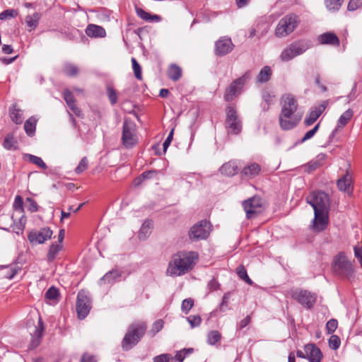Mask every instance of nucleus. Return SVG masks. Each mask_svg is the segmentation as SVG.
<instances>
[{
  "label": "nucleus",
  "mask_w": 362,
  "mask_h": 362,
  "mask_svg": "<svg viewBox=\"0 0 362 362\" xmlns=\"http://www.w3.org/2000/svg\"><path fill=\"white\" fill-rule=\"evenodd\" d=\"M281 107L279 116V126L283 130H291L300 122L303 114L298 110V103L291 93L282 95L280 100Z\"/></svg>",
  "instance_id": "nucleus-1"
},
{
  "label": "nucleus",
  "mask_w": 362,
  "mask_h": 362,
  "mask_svg": "<svg viewBox=\"0 0 362 362\" xmlns=\"http://www.w3.org/2000/svg\"><path fill=\"white\" fill-rule=\"evenodd\" d=\"M198 259L197 252H178L172 257V259L168 264L167 274L172 276L184 275L193 269Z\"/></svg>",
  "instance_id": "nucleus-2"
},
{
  "label": "nucleus",
  "mask_w": 362,
  "mask_h": 362,
  "mask_svg": "<svg viewBox=\"0 0 362 362\" xmlns=\"http://www.w3.org/2000/svg\"><path fill=\"white\" fill-rule=\"evenodd\" d=\"M147 325L144 321H136L130 324L122 340V348L129 351L135 346L145 335Z\"/></svg>",
  "instance_id": "nucleus-3"
},
{
  "label": "nucleus",
  "mask_w": 362,
  "mask_h": 362,
  "mask_svg": "<svg viewBox=\"0 0 362 362\" xmlns=\"http://www.w3.org/2000/svg\"><path fill=\"white\" fill-rule=\"evenodd\" d=\"M333 272L341 278L351 279L354 274L352 263L343 252L335 256L332 263Z\"/></svg>",
  "instance_id": "nucleus-4"
},
{
  "label": "nucleus",
  "mask_w": 362,
  "mask_h": 362,
  "mask_svg": "<svg viewBox=\"0 0 362 362\" xmlns=\"http://www.w3.org/2000/svg\"><path fill=\"white\" fill-rule=\"evenodd\" d=\"M300 21L298 16L294 13H289L284 16L278 23L275 35L278 37H284L292 33L297 28Z\"/></svg>",
  "instance_id": "nucleus-5"
},
{
  "label": "nucleus",
  "mask_w": 362,
  "mask_h": 362,
  "mask_svg": "<svg viewBox=\"0 0 362 362\" xmlns=\"http://www.w3.org/2000/svg\"><path fill=\"white\" fill-rule=\"evenodd\" d=\"M211 231V225L206 220H202L194 224L188 231L189 239L192 242L206 240Z\"/></svg>",
  "instance_id": "nucleus-6"
},
{
  "label": "nucleus",
  "mask_w": 362,
  "mask_h": 362,
  "mask_svg": "<svg viewBox=\"0 0 362 362\" xmlns=\"http://www.w3.org/2000/svg\"><path fill=\"white\" fill-rule=\"evenodd\" d=\"M310 47V45L308 41H295L281 52L280 59L283 62H288L304 53Z\"/></svg>",
  "instance_id": "nucleus-7"
},
{
  "label": "nucleus",
  "mask_w": 362,
  "mask_h": 362,
  "mask_svg": "<svg viewBox=\"0 0 362 362\" xmlns=\"http://www.w3.org/2000/svg\"><path fill=\"white\" fill-rule=\"evenodd\" d=\"M252 78V71L248 70L243 75L233 81L226 89L224 98L226 101H231L239 95L244 86Z\"/></svg>",
  "instance_id": "nucleus-8"
},
{
  "label": "nucleus",
  "mask_w": 362,
  "mask_h": 362,
  "mask_svg": "<svg viewBox=\"0 0 362 362\" xmlns=\"http://www.w3.org/2000/svg\"><path fill=\"white\" fill-rule=\"evenodd\" d=\"M243 207L247 219H253L261 214L264 209V202L261 197L254 196L243 202Z\"/></svg>",
  "instance_id": "nucleus-9"
},
{
  "label": "nucleus",
  "mask_w": 362,
  "mask_h": 362,
  "mask_svg": "<svg viewBox=\"0 0 362 362\" xmlns=\"http://www.w3.org/2000/svg\"><path fill=\"white\" fill-rule=\"evenodd\" d=\"M306 202L314 209V212L328 211L329 208V197L323 192H314L307 197Z\"/></svg>",
  "instance_id": "nucleus-10"
},
{
  "label": "nucleus",
  "mask_w": 362,
  "mask_h": 362,
  "mask_svg": "<svg viewBox=\"0 0 362 362\" xmlns=\"http://www.w3.org/2000/svg\"><path fill=\"white\" fill-rule=\"evenodd\" d=\"M291 298L306 309H311L317 301V296L307 290L296 289L291 293Z\"/></svg>",
  "instance_id": "nucleus-11"
},
{
  "label": "nucleus",
  "mask_w": 362,
  "mask_h": 362,
  "mask_svg": "<svg viewBox=\"0 0 362 362\" xmlns=\"http://www.w3.org/2000/svg\"><path fill=\"white\" fill-rule=\"evenodd\" d=\"M226 127L228 133L238 135L242 131V122L238 119L236 110L231 106L226 109Z\"/></svg>",
  "instance_id": "nucleus-12"
},
{
  "label": "nucleus",
  "mask_w": 362,
  "mask_h": 362,
  "mask_svg": "<svg viewBox=\"0 0 362 362\" xmlns=\"http://www.w3.org/2000/svg\"><path fill=\"white\" fill-rule=\"evenodd\" d=\"M135 131V126L132 122L127 120L124 122L122 141L125 148H131L137 144L138 139Z\"/></svg>",
  "instance_id": "nucleus-13"
},
{
  "label": "nucleus",
  "mask_w": 362,
  "mask_h": 362,
  "mask_svg": "<svg viewBox=\"0 0 362 362\" xmlns=\"http://www.w3.org/2000/svg\"><path fill=\"white\" fill-rule=\"evenodd\" d=\"M90 298L84 291H80L77 295L76 309L78 317L83 320L89 313L91 308Z\"/></svg>",
  "instance_id": "nucleus-14"
},
{
  "label": "nucleus",
  "mask_w": 362,
  "mask_h": 362,
  "mask_svg": "<svg viewBox=\"0 0 362 362\" xmlns=\"http://www.w3.org/2000/svg\"><path fill=\"white\" fill-rule=\"evenodd\" d=\"M52 234L53 232L49 227H44L39 230H31L28 235V239L33 245L42 244L46 240L50 239Z\"/></svg>",
  "instance_id": "nucleus-15"
},
{
  "label": "nucleus",
  "mask_w": 362,
  "mask_h": 362,
  "mask_svg": "<svg viewBox=\"0 0 362 362\" xmlns=\"http://www.w3.org/2000/svg\"><path fill=\"white\" fill-rule=\"evenodd\" d=\"M329 222L328 211L314 212L312 229L315 232L323 231Z\"/></svg>",
  "instance_id": "nucleus-16"
},
{
  "label": "nucleus",
  "mask_w": 362,
  "mask_h": 362,
  "mask_svg": "<svg viewBox=\"0 0 362 362\" xmlns=\"http://www.w3.org/2000/svg\"><path fill=\"white\" fill-rule=\"evenodd\" d=\"M234 47V45L230 37H222L216 42L215 54L217 56H224L230 53Z\"/></svg>",
  "instance_id": "nucleus-17"
},
{
  "label": "nucleus",
  "mask_w": 362,
  "mask_h": 362,
  "mask_svg": "<svg viewBox=\"0 0 362 362\" xmlns=\"http://www.w3.org/2000/svg\"><path fill=\"white\" fill-rule=\"evenodd\" d=\"M306 353V358L309 362H320L322 358V353L314 344H308L304 346Z\"/></svg>",
  "instance_id": "nucleus-18"
},
{
  "label": "nucleus",
  "mask_w": 362,
  "mask_h": 362,
  "mask_svg": "<svg viewBox=\"0 0 362 362\" xmlns=\"http://www.w3.org/2000/svg\"><path fill=\"white\" fill-rule=\"evenodd\" d=\"M353 117V112L349 109L345 111L339 118L337 127L332 131L328 139V143H331L339 129L343 128Z\"/></svg>",
  "instance_id": "nucleus-19"
},
{
  "label": "nucleus",
  "mask_w": 362,
  "mask_h": 362,
  "mask_svg": "<svg viewBox=\"0 0 362 362\" xmlns=\"http://www.w3.org/2000/svg\"><path fill=\"white\" fill-rule=\"evenodd\" d=\"M317 42L320 45H328L331 46H339L340 42L336 34L332 32H327L317 37Z\"/></svg>",
  "instance_id": "nucleus-20"
},
{
  "label": "nucleus",
  "mask_w": 362,
  "mask_h": 362,
  "mask_svg": "<svg viewBox=\"0 0 362 362\" xmlns=\"http://www.w3.org/2000/svg\"><path fill=\"white\" fill-rule=\"evenodd\" d=\"M261 171V167L258 163H251L245 165L242 171L241 176L247 179H252L257 176Z\"/></svg>",
  "instance_id": "nucleus-21"
},
{
  "label": "nucleus",
  "mask_w": 362,
  "mask_h": 362,
  "mask_svg": "<svg viewBox=\"0 0 362 362\" xmlns=\"http://www.w3.org/2000/svg\"><path fill=\"white\" fill-rule=\"evenodd\" d=\"M44 332V325L42 319L39 317L37 325L35 327L34 333L32 334V340L30 344V349L36 348L41 341V338Z\"/></svg>",
  "instance_id": "nucleus-22"
},
{
  "label": "nucleus",
  "mask_w": 362,
  "mask_h": 362,
  "mask_svg": "<svg viewBox=\"0 0 362 362\" xmlns=\"http://www.w3.org/2000/svg\"><path fill=\"white\" fill-rule=\"evenodd\" d=\"M351 183V176L346 173L343 177L337 180V185L340 191L350 194L353 190Z\"/></svg>",
  "instance_id": "nucleus-23"
},
{
  "label": "nucleus",
  "mask_w": 362,
  "mask_h": 362,
  "mask_svg": "<svg viewBox=\"0 0 362 362\" xmlns=\"http://www.w3.org/2000/svg\"><path fill=\"white\" fill-rule=\"evenodd\" d=\"M122 276V272L118 269H112L106 273L100 279V285L112 284L119 281Z\"/></svg>",
  "instance_id": "nucleus-24"
},
{
  "label": "nucleus",
  "mask_w": 362,
  "mask_h": 362,
  "mask_svg": "<svg viewBox=\"0 0 362 362\" xmlns=\"http://www.w3.org/2000/svg\"><path fill=\"white\" fill-rule=\"evenodd\" d=\"M238 170V166L237 162L235 160H230L222 165L219 171L222 175L232 177L237 174Z\"/></svg>",
  "instance_id": "nucleus-25"
},
{
  "label": "nucleus",
  "mask_w": 362,
  "mask_h": 362,
  "mask_svg": "<svg viewBox=\"0 0 362 362\" xmlns=\"http://www.w3.org/2000/svg\"><path fill=\"white\" fill-rule=\"evenodd\" d=\"M86 33L90 37H103L106 35L105 30L95 24H90L86 29Z\"/></svg>",
  "instance_id": "nucleus-26"
},
{
  "label": "nucleus",
  "mask_w": 362,
  "mask_h": 362,
  "mask_svg": "<svg viewBox=\"0 0 362 362\" xmlns=\"http://www.w3.org/2000/svg\"><path fill=\"white\" fill-rule=\"evenodd\" d=\"M40 18L41 14L38 12L26 16L25 23L27 26L30 28L29 31L33 30L37 27Z\"/></svg>",
  "instance_id": "nucleus-27"
},
{
  "label": "nucleus",
  "mask_w": 362,
  "mask_h": 362,
  "mask_svg": "<svg viewBox=\"0 0 362 362\" xmlns=\"http://www.w3.org/2000/svg\"><path fill=\"white\" fill-rule=\"evenodd\" d=\"M272 74V71L270 66H264L257 75L256 80L257 82L262 83L269 81Z\"/></svg>",
  "instance_id": "nucleus-28"
},
{
  "label": "nucleus",
  "mask_w": 362,
  "mask_h": 362,
  "mask_svg": "<svg viewBox=\"0 0 362 362\" xmlns=\"http://www.w3.org/2000/svg\"><path fill=\"white\" fill-rule=\"evenodd\" d=\"M182 69L176 64H171L168 71V76L173 81H177L182 77Z\"/></svg>",
  "instance_id": "nucleus-29"
},
{
  "label": "nucleus",
  "mask_w": 362,
  "mask_h": 362,
  "mask_svg": "<svg viewBox=\"0 0 362 362\" xmlns=\"http://www.w3.org/2000/svg\"><path fill=\"white\" fill-rule=\"evenodd\" d=\"M3 146L6 150H16L18 148V141L12 134H8L6 136Z\"/></svg>",
  "instance_id": "nucleus-30"
},
{
  "label": "nucleus",
  "mask_w": 362,
  "mask_h": 362,
  "mask_svg": "<svg viewBox=\"0 0 362 362\" xmlns=\"http://www.w3.org/2000/svg\"><path fill=\"white\" fill-rule=\"evenodd\" d=\"M62 71L66 76L74 77L78 74L79 69L76 65L70 62H66L63 66Z\"/></svg>",
  "instance_id": "nucleus-31"
},
{
  "label": "nucleus",
  "mask_w": 362,
  "mask_h": 362,
  "mask_svg": "<svg viewBox=\"0 0 362 362\" xmlns=\"http://www.w3.org/2000/svg\"><path fill=\"white\" fill-rule=\"evenodd\" d=\"M10 117L11 120L17 124H21L23 121V114L21 110L16 107V105H13L12 108L9 110Z\"/></svg>",
  "instance_id": "nucleus-32"
},
{
  "label": "nucleus",
  "mask_w": 362,
  "mask_h": 362,
  "mask_svg": "<svg viewBox=\"0 0 362 362\" xmlns=\"http://www.w3.org/2000/svg\"><path fill=\"white\" fill-rule=\"evenodd\" d=\"M62 245L60 243H52L49 249L47 258L49 262H52L55 259L59 252L62 250Z\"/></svg>",
  "instance_id": "nucleus-33"
},
{
  "label": "nucleus",
  "mask_w": 362,
  "mask_h": 362,
  "mask_svg": "<svg viewBox=\"0 0 362 362\" xmlns=\"http://www.w3.org/2000/svg\"><path fill=\"white\" fill-rule=\"evenodd\" d=\"M152 223L150 221H146L141 226L139 233V238L140 240H145L151 233Z\"/></svg>",
  "instance_id": "nucleus-34"
},
{
  "label": "nucleus",
  "mask_w": 362,
  "mask_h": 362,
  "mask_svg": "<svg viewBox=\"0 0 362 362\" xmlns=\"http://www.w3.org/2000/svg\"><path fill=\"white\" fill-rule=\"evenodd\" d=\"M5 278L12 279L18 273V269L16 265L4 266L1 268Z\"/></svg>",
  "instance_id": "nucleus-35"
},
{
  "label": "nucleus",
  "mask_w": 362,
  "mask_h": 362,
  "mask_svg": "<svg viewBox=\"0 0 362 362\" xmlns=\"http://www.w3.org/2000/svg\"><path fill=\"white\" fill-rule=\"evenodd\" d=\"M36 128V119L34 117H30L24 124V129L28 136H32Z\"/></svg>",
  "instance_id": "nucleus-36"
},
{
  "label": "nucleus",
  "mask_w": 362,
  "mask_h": 362,
  "mask_svg": "<svg viewBox=\"0 0 362 362\" xmlns=\"http://www.w3.org/2000/svg\"><path fill=\"white\" fill-rule=\"evenodd\" d=\"M236 274L240 279L243 280L249 285L253 284V281L247 275V270L243 265H240L236 268Z\"/></svg>",
  "instance_id": "nucleus-37"
},
{
  "label": "nucleus",
  "mask_w": 362,
  "mask_h": 362,
  "mask_svg": "<svg viewBox=\"0 0 362 362\" xmlns=\"http://www.w3.org/2000/svg\"><path fill=\"white\" fill-rule=\"evenodd\" d=\"M221 339V334L218 331H211L207 336V342L210 345H214Z\"/></svg>",
  "instance_id": "nucleus-38"
},
{
  "label": "nucleus",
  "mask_w": 362,
  "mask_h": 362,
  "mask_svg": "<svg viewBox=\"0 0 362 362\" xmlns=\"http://www.w3.org/2000/svg\"><path fill=\"white\" fill-rule=\"evenodd\" d=\"M132 69L134 71V76L136 79L141 81L142 80V71H141V66L138 63L136 59L135 58H132Z\"/></svg>",
  "instance_id": "nucleus-39"
},
{
  "label": "nucleus",
  "mask_w": 362,
  "mask_h": 362,
  "mask_svg": "<svg viewBox=\"0 0 362 362\" xmlns=\"http://www.w3.org/2000/svg\"><path fill=\"white\" fill-rule=\"evenodd\" d=\"M325 158V154H320L317 156L316 160H313L310 162L308 163V167L310 170H315L317 168H319L322 163L321 161H322Z\"/></svg>",
  "instance_id": "nucleus-40"
},
{
  "label": "nucleus",
  "mask_w": 362,
  "mask_h": 362,
  "mask_svg": "<svg viewBox=\"0 0 362 362\" xmlns=\"http://www.w3.org/2000/svg\"><path fill=\"white\" fill-rule=\"evenodd\" d=\"M28 159L30 162L37 165L39 168L43 170H46L47 168V166L45 164V163L42 160L41 158L38 156L30 154L28 155Z\"/></svg>",
  "instance_id": "nucleus-41"
},
{
  "label": "nucleus",
  "mask_w": 362,
  "mask_h": 362,
  "mask_svg": "<svg viewBox=\"0 0 362 362\" xmlns=\"http://www.w3.org/2000/svg\"><path fill=\"white\" fill-rule=\"evenodd\" d=\"M59 296V293L58 289L54 286L50 287L45 293L46 298L51 300H57Z\"/></svg>",
  "instance_id": "nucleus-42"
},
{
  "label": "nucleus",
  "mask_w": 362,
  "mask_h": 362,
  "mask_svg": "<svg viewBox=\"0 0 362 362\" xmlns=\"http://www.w3.org/2000/svg\"><path fill=\"white\" fill-rule=\"evenodd\" d=\"M194 305V300L192 298H186L182 300L181 310L185 314H187Z\"/></svg>",
  "instance_id": "nucleus-43"
},
{
  "label": "nucleus",
  "mask_w": 362,
  "mask_h": 362,
  "mask_svg": "<svg viewBox=\"0 0 362 362\" xmlns=\"http://www.w3.org/2000/svg\"><path fill=\"white\" fill-rule=\"evenodd\" d=\"M88 166V160L86 157H83L79 162L78 166L75 168V173L78 175L83 173Z\"/></svg>",
  "instance_id": "nucleus-44"
},
{
  "label": "nucleus",
  "mask_w": 362,
  "mask_h": 362,
  "mask_svg": "<svg viewBox=\"0 0 362 362\" xmlns=\"http://www.w3.org/2000/svg\"><path fill=\"white\" fill-rule=\"evenodd\" d=\"M107 94L111 105H115L117 102V94L116 90L111 86L107 87Z\"/></svg>",
  "instance_id": "nucleus-45"
},
{
  "label": "nucleus",
  "mask_w": 362,
  "mask_h": 362,
  "mask_svg": "<svg viewBox=\"0 0 362 362\" xmlns=\"http://www.w3.org/2000/svg\"><path fill=\"white\" fill-rule=\"evenodd\" d=\"M230 297V292H227L223 295L221 302L219 305L220 311L225 312L228 308Z\"/></svg>",
  "instance_id": "nucleus-46"
},
{
  "label": "nucleus",
  "mask_w": 362,
  "mask_h": 362,
  "mask_svg": "<svg viewBox=\"0 0 362 362\" xmlns=\"http://www.w3.org/2000/svg\"><path fill=\"white\" fill-rule=\"evenodd\" d=\"M18 11L14 9H6L0 13V20H6L8 18H15L18 16Z\"/></svg>",
  "instance_id": "nucleus-47"
},
{
  "label": "nucleus",
  "mask_w": 362,
  "mask_h": 362,
  "mask_svg": "<svg viewBox=\"0 0 362 362\" xmlns=\"http://www.w3.org/2000/svg\"><path fill=\"white\" fill-rule=\"evenodd\" d=\"M320 127V123L317 124L312 129L308 131L304 136L299 141L300 144L305 142V141L313 138L317 132Z\"/></svg>",
  "instance_id": "nucleus-48"
},
{
  "label": "nucleus",
  "mask_w": 362,
  "mask_h": 362,
  "mask_svg": "<svg viewBox=\"0 0 362 362\" xmlns=\"http://www.w3.org/2000/svg\"><path fill=\"white\" fill-rule=\"evenodd\" d=\"M187 320L192 328L199 326L202 318L199 315H190L187 317Z\"/></svg>",
  "instance_id": "nucleus-49"
},
{
  "label": "nucleus",
  "mask_w": 362,
  "mask_h": 362,
  "mask_svg": "<svg viewBox=\"0 0 362 362\" xmlns=\"http://www.w3.org/2000/svg\"><path fill=\"white\" fill-rule=\"evenodd\" d=\"M342 1L343 0H325L327 7L329 10H338L342 4Z\"/></svg>",
  "instance_id": "nucleus-50"
},
{
  "label": "nucleus",
  "mask_w": 362,
  "mask_h": 362,
  "mask_svg": "<svg viewBox=\"0 0 362 362\" xmlns=\"http://www.w3.org/2000/svg\"><path fill=\"white\" fill-rule=\"evenodd\" d=\"M163 321L162 320H158L152 325V328L150 332L152 334V336H155L158 332H159L163 327Z\"/></svg>",
  "instance_id": "nucleus-51"
},
{
  "label": "nucleus",
  "mask_w": 362,
  "mask_h": 362,
  "mask_svg": "<svg viewBox=\"0 0 362 362\" xmlns=\"http://www.w3.org/2000/svg\"><path fill=\"white\" fill-rule=\"evenodd\" d=\"M341 344L340 339L337 335H332L329 339V346L334 350L337 349Z\"/></svg>",
  "instance_id": "nucleus-52"
},
{
  "label": "nucleus",
  "mask_w": 362,
  "mask_h": 362,
  "mask_svg": "<svg viewBox=\"0 0 362 362\" xmlns=\"http://www.w3.org/2000/svg\"><path fill=\"white\" fill-rule=\"evenodd\" d=\"M338 326V322L336 319L329 320L326 324V329L328 334H332L335 332Z\"/></svg>",
  "instance_id": "nucleus-53"
},
{
  "label": "nucleus",
  "mask_w": 362,
  "mask_h": 362,
  "mask_svg": "<svg viewBox=\"0 0 362 362\" xmlns=\"http://www.w3.org/2000/svg\"><path fill=\"white\" fill-rule=\"evenodd\" d=\"M63 98L67 105L76 103L73 93L69 89H65L64 90Z\"/></svg>",
  "instance_id": "nucleus-54"
},
{
  "label": "nucleus",
  "mask_w": 362,
  "mask_h": 362,
  "mask_svg": "<svg viewBox=\"0 0 362 362\" xmlns=\"http://www.w3.org/2000/svg\"><path fill=\"white\" fill-rule=\"evenodd\" d=\"M327 105V101H323L318 106L315 107L313 110L311 112L319 118V117L322 115V113L325 111Z\"/></svg>",
  "instance_id": "nucleus-55"
},
{
  "label": "nucleus",
  "mask_w": 362,
  "mask_h": 362,
  "mask_svg": "<svg viewBox=\"0 0 362 362\" xmlns=\"http://www.w3.org/2000/svg\"><path fill=\"white\" fill-rule=\"evenodd\" d=\"M27 208L30 212H35L38 210V205L37 202L32 198H26Z\"/></svg>",
  "instance_id": "nucleus-56"
},
{
  "label": "nucleus",
  "mask_w": 362,
  "mask_h": 362,
  "mask_svg": "<svg viewBox=\"0 0 362 362\" xmlns=\"http://www.w3.org/2000/svg\"><path fill=\"white\" fill-rule=\"evenodd\" d=\"M13 208L16 211H19L21 212L23 211V198L20 195H17L15 197Z\"/></svg>",
  "instance_id": "nucleus-57"
},
{
  "label": "nucleus",
  "mask_w": 362,
  "mask_h": 362,
  "mask_svg": "<svg viewBox=\"0 0 362 362\" xmlns=\"http://www.w3.org/2000/svg\"><path fill=\"white\" fill-rule=\"evenodd\" d=\"M25 219L24 218V216H22L21 218H20V221L18 223L16 224L13 228V230L17 233V234H19L20 233H23V230H24V228H25Z\"/></svg>",
  "instance_id": "nucleus-58"
},
{
  "label": "nucleus",
  "mask_w": 362,
  "mask_h": 362,
  "mask_svg": "<svg viewBox=\"0 0 362 362\" xmlns=\"http://www.w3.org/2000/svg\"><path fill=\"white\" fill-rule=\"evenodd\" d=\"M207 288L210 292L218 290L220 288V284L218 281L213 278L207 284Z\"/></svg>",
  "instance_id": "nucleus-59"
},
{
  "label": "nucleus",
  "mask_w": 362,
  "mask_h": 362,
  "mask_svg": "<svg viewBox=\"0 0 362 362\" xmlns=\"http://www.w3.org/2000/svg\"><path fill=\"white\" fill-rule=\"evenodd\" d=\"M136 14L138 16H139L141 19L149 21L151 17V14L145 11L142 8H137L136 9Z\"/></svg>",
  "instance_id": "nucleus-60"
},
{
  "label": "nucleus",
  "mask_w": 362,
  "mask_h": 362,
  "mask_svg": "<svg viewBox=\"0 0 362 362\" xmlns=\"http://www.w3.org/2000/svg\"><path fill=\"white\" fill-rule=\"evenodd\" d=\"M274 96L271 95L269 93H264L262 95V98L264 103L267 104V107L264 106V110H268L269 106L273 103Z\"/></svg>",
  "instance_id": "nucleus-61"
},
{
  "label": "nucleus",
  "mask_w": 362,
  "mask_h": 362,
  "mask_svg": "<svg viewBox=\"0 0 362 362\" xmlns=\"http://www.w3.org/2000/svg\"><path fill=\"white\" fill-rule=\"evenodd\" d=\"M170 354H160L153 358V362H170Z\"/></svg>",
  "instance_id": "nucleus-62"
},
{
  "label": "nucleus",
  "mask_w": 362,
  "mask_h": 362,
  "mask_svg": "<svg viewBox=\"0 0 362 362\" xmlns=\"http://www.w3.org/2000/svg\"><path fill=\"white\" fill-rule=\"evenodd\" d=\"M317 117L310 112L308 117L305 119L304 123L306 126H310L315 122L317 119Z\"/></svg>",
  "instance_id": "nucleus-63"
},
{
  "label": "nucleus",
  "mask_w": 362,
  "mask_h": 362,
  "mask_svg": "<svg viewBox=\"0 0 362 362\" xmlns=\"http://www.w3.org/2000/svg\"><path fill=\"white\" fill-rule=\"evenodd\" d=\"M80 362H97V360L94 356L86 353L81 356Z\"/></svg>",
  "instance_id": "nucleus-64"
}]
</instances>
